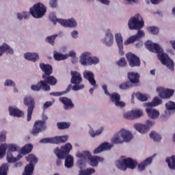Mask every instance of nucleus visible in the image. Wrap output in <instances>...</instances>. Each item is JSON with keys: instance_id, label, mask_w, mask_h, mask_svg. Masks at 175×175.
I'll use <instances>...</instances> for the list:
<instances>
[{"instance_id": "obj_1", "label": "nucleus", "mask_w": 175, "mask_h": 175, "mask_svg": "<svg viewBox=\"0 0 175 175\" xmlns=\"http://www.w3.org/2000/svg\"><path fill=\"white\" fill-rule=\"evenodd\" d=\"M145 46L152 53L157 54V57L163 65L167 66V68L171 71L174 70V61L170 59L167 54L163 53V50L157 44L153 43L150 40H148L144 43Z\"/></svg>"}, {"instance_id": "obj_2", "label": "nucleus", "mask_w": 175, "mask_h": 175, "mask_svg": "<svg viewBox=\"0 0 175 175\" xmlns=\"http://www.w3.org/2000/svg\"><path fill=\"white\" fill-rule=\"evenodd\" d=\"M144 23H129L128 27L131 30H138L135 36H131L125 42L124 44L128 45L139 41L145 37V32L143 30H139L144 27Z\"/></svg>"}, {"instance_id": "obj_3", "label": "nucleus", "mask_w": 175, "mask_h": 175, "mask_svg": "<svg viewBox=\"0 0 175 175\" xmlns=\"http://www.w3.org/2000/svg\"><path fill=\"white\" fill-rule=\"evenodd\" d=\"M72 146L70 144H66L64 146H62L60 148L57 147L54 149V154H56L57 159L56 161L57 166H60L62 164V159H65L66 156L70 152Z\"/></svg>"}, {"instance_id": "obj_4", "label": "nucleus", "mask_w": 175, "mask_h": 175, "mask_svg": "<svg viewBox=\"0 0 175 175\" xmlns=\"http://www.w3.org/2000/svg\"><path fill=\"white\" fill-rule=\"evenodd\" d=\"M133 136L130 131L125 129H122L114 135L112 142L115 144H120L124 142H130Z\"/></svg>"}, {"instance_id": "obj_5", "label": "nucleus", "mask_w": 175, "mask_h": 175, "mask_svg": "<svg viewBox=\"0 0 175 175\" xmlns=\"http://www.w3.org/2000/svg\"><path fill=\"white\" fill-rule=\"evenodd\" d=\"M46 12H47V8L42 3L34 4L29 9V14H31L33 18H42V17H44Z\"/></svg>"}, {"instance_id": "obj_6", "label": "nucleus", "mask_w": 175, "mask_h": 175, "mask_svg": "<svg viewBox=\"0 0 175 175\" xmlns=\"http://www.w3.org/2000/svg\"><path fill=\"white\" fill-rule=\"evenodd\" d=\"M102 88L105 94L109 96L110 101L114 103L116 107L124 108L125 107L126 104L120 100V96L118 93L114 92L111 94L107 90V85H103Z\"/></svg>"}, {"instance_id": "obj_7", "label": "nucleus", "mask_w": 175, "mask_h": 175, "mask_svg": "<svg viewBox=\"0 0 175 175\" xmlns=\"http://www.w3.org/2000/svg\"><path fill=\"white\" fill-rule=\"evenodd\" d=\"M70 75H71L70 83L75 84L72 86V90L74 91H79L80 90L83 89L85 88V85H79L83 82L81 75L79 74L77 71H71Z\"/></svg>"}, {"instance_id": "obj_8", "label": "nucleus", "mask_w": 175, "mask_h": 175, "mask_svg": "<svg viewBox=\"0 0 175 175\" xmlns=\"http://www.w3.org/2000/svg\"><path fill=\"white\" fill-rule=\"evenodd\" d=\"M79 62L82 66H88L99 64L100 60L96 57H91L90 53L85 52L81 55Z\"/></svg>"}, {"instance_id": "obj_9", "label": "nucleus", "mask_w": 175, "mask_h": 175, "mask_svg": "<svg viewBox=\"0 0 175 175\" xmlns=\"http://www.w3.org/2000/svg\"><path fill=\"white\" fill-rule=\"evenodd\" d=\"M25 159L30 163L27 165H25L23 175H32L34 170L33 164L38 163V159L33 154H29L28 157H25Z\"/></svg>"}, {"instance_id": "obj_10", "label": "nucleus", "mask_w": 175, "mask_h": 175, "mask_svg": "<svg viewBox=\"0 0 175 175\" xmlns=\"http://www.w3.org/2000/svg\"><path fill=\"white\" fill-rule=\"evenodd\" d=\"M23 103L25 107H27V121L31 120L32 114L35 105H36L33 98L31 96H25L23 100Z\"/></svg>"}, {"instance_id": "obj_11", "label": "nucleus", "mask_w": 175, "mask_h": 175, "mask_svg": "<svg viewBox=\"0 0 175 175\" xmlns=\"http://www.w3.org/2000/svg\"><path fill=\"white\" fill-rule=\"evenodd\" d=\"M68 135H60L53 137H46L40 141V144H61L68 141Z\"/></svg>"}, {"instance_id": "obj_12", "label": "nucleus", "mask_w": 175, "mask_h": 175, "mask_svg": "<svg viewBox=\"0 0 175 175\" xmlns=\"http://www.w3.org/2000/svg\"><path fill=\"white\" fill-rule=\"evenodd\" d=\"M47 129L46 126V122L42 120H36L34 122L33 129H31V133L33 136H37L38 133L44 131Z\"/></svg>"}, {"instance_id": "obj_13", "label": "nucleus", "mask_w": 175, "mask_h": 175, "mask_svg": "<svg viewBox=\"0 0 175 175\" xmlns=\"http://www.w3.org/2000/svg\"><path fill=\"white\" fill-rule=\"evenodd\" d=\"M8 150V152H17L19 150V147L17 146L16 144H2L0 146V159H3L6 150Z\"/></svg>"}, {"instance_id": "obj_14", "label": "nucleus", "mask_w": 175, "mask_h": 175, "mask_svg": "<svg viewBox=\"0 0 175 175\" xmlns=\"http://www.w3.org/2000/svg\"><path fill=\"white\" fill-rule=\"evenodd\" d=\"M126 57L131 68L139 67L141 65V61L138 56L136 55L129 53L126 54Z\"/></svg>"}, {"instance_id": "obj_15", "label": "nucleus", "mask_w": 175, "mask_h": 175, "mask_svg": "<svg viewBox=\"0 0 175 175\" xmlns=\"http://www.w3.org/2000/svg\"><path fill=\"white\" fill-rule=\"evenodd\" d=\"M154 125V122L152 120H147L146 125L142 124H134L135 129L139 133H146L150 131V128Z\"/></svg>"}, {"instance_id": "obj_16", "label": "nucleus", "mask_w": 175, "mask_h": 175, "mask_svg": "<svg viewBox=\"0 0 175 175\" xmlns=\"http://www.w3.org/2000/svg\"><path fill=\"white\" fill-rule=\"evenodd\" d=\"M157 92L159 93V96L162 99H170L174 94V90L170 89H163L157 88Z\"/></svg>"}, {"instance_id": "obj_17", "label": "nucleus", "mask_w": 175, "mask_h": 175, "mask_svg": "<svg viewBox=\"0 0 175 175\" xmlns=\"http://www.w3.org/2000/svg\"><path fill=\"white\" fill-rule=\"evenodd\" d=\"M143 116V111L141 109H134L129 111L123 116L124 118L128 120H134L135 118H139Z\"/></svg>"}, {"instance_id": "obj_18", "label": "nucleus", "mask_w": 175, "mask_h": 175, "mask_svg": "<svg viewBox=\"0 0 175 175\" xmlns=\"http://www.w3.org/2000/svg\"><path fill=\"white\" fill-rule=\"evenodd\" d=\"M31 90L35 92H39L40 90L49 91L51 90V87L44 81H40L36 85H31Z\"/></svg>"}, {"instance_id": "obj_19", "label": "nucleus", "mask_w": 175, "mask_h": 175, "mask_svg": "<svg viewBox=\"0 0 175 175\" xmlns=\"http://www.w3.org/2000/svg\"><path fill=\"white\" fill-rule=\"evenodd\" d=\"M49 21L52 23H76L75 18H70V19L57 18L55 12H51L49 16Z\"/></svg>"}, {"instance_id": "obj_20", "label": "nucleus", "mask_w": 175, "mask_h": 175, "mask_svg": "<svg viewBox=\"0 0 175 175\" xmlns=\"http://www.w3.org/2000/svg\"><path fill=\"white\" fill-rule=\"evenodd\" d=\"M40 68L41 69L42 72H44V74H42V77L45 76H49L53 72V66L49 64H44V63H40Z\"/></svg>"}, {"instance_id": "obj_21", "label": "nucleus", "mask_w": 175, "mask_h": 175, "mask_svg": "<svg viewBox=\"0 0 175 175\" xmlns=\"http://www.w3.org/2000/svg\"><path fill=\"white\" fill-rule=\"evenodd\" d=\"M84 79H87L88 82L94 87L97 88L96 82L94 79V74L93 72L85 70L83 72Z\"/></svg>"}, {"instance_id": "obj_22", "label": "nucleus", "mask_w": 175, "mask_h": 175, "mask_svg": "<svg viewBox=\"0 0 175 175\" xmlns=\"http://www.w3.org/2000/svg\"><path fill=\"white\" fill-rule=\"evenodd\" d=\"M127 78L131 84H139L140 75L139 73L134 72H129L127 74Z\"/></svg>"}, {"instance_id": "obj_23", "label": "nucleus", "mask_w": 175, "mask_h": 175, "mask_svg": "<svg viewBox=\"0 0 175 175\" xmlns=\"http://www.w3.org/2000/svg\"><path fill=\"white\" fill-rule=\"evenodd\" d=\"M59 100L64 104V108L65 110L73 109L75 107L72 100L67 97H60Z\"/></svg>"}, {"instance_id": "obj_24", "label": "nucleus", "mask_w": 175, "mask_h": 175, "mask_svg": "<svg viewBox=\"0 0 175 175\" xmlns=\"http://www.w3.org/2000/svg\"><path fill=\"white\" fill-rule=\"evenodd\" d=\"M8 111L10 112V115L13 117L23 118L25 116V112H23V111H21L20 109L12 106L8 108Z\"/></svg>"}, {"instance_id": "obj_25", "label": "nucleus", "mask_w": 175, "mask_h": 175, "mask_svg": "<svg viewBox=\"0 0 175 175\" xmlns=\"http://www.w3.org/2000/svg\"><path fill=\"white\" fill-rule=\"evenodd\" d=\"M103 42L105 43L107 46H111L113 43V36L111 30H107V33H105V39L103 40Z\"/></svg>"}, {"instance_id": "obj_26", "label": "nucleus", "mask_w": 175, "mask_h": 175, "mask_svg": "<svg viewBox=\"0 0 175 175\" xmlns=\"http://www.w3.org/2000/svg\"><path fill=\"white\" fill-rule=\"evenodd\" d=\"M103 158L99 156H92L88 159L90 165L93 167H97L99 162H103Z\"/></svg>"}, {"instance_id": "obj_27", "label": "nucleus", "mask_w": 175, "mask_h": 175, "mask_svg": "<svg viewBox=\"0 0 175 175\" xmlns=\"http://www.w3.org/2000/svg\"><path fill=\"white\" fill-rule=\"evenodd\" d=\"M113 146L107 142H104L94 150V154H99L103 151L110 150Z\"/></svg>"}, {"instance_id": "obj_28", "label": "nucleus", "mask_w": 175, "mask_h": 175, "mask_svg": "<svg viewBox=\"0 0 175 175\" xmlns=\"http://www.w3.org/2000/svg\"><path fill=\"white\" fill-rule=\"evenodd\" d=\"M153 157H150L147 158L145 161H142L141 163L138 164V170L139 171L145 170V169L151 165L152 163Z\"/></svg>"}, {"instance_id": "obj_29", "label": "nucleus", "mask_w": 175, "mask_h": 175, "mask_svg": "<svg viewBox=\"0 0 175 175\" xmlns=\"http://www.w3.org/2000/svg\"><path fill=\"white\" fill-rule=\"evenodd\" d=\"M42 79H44V82L46 83V84L47 85H55L57 83V81L56 79V78L54 76H51V75H46V76H44L42 77Z\"/></svg>"}, {"instance_id": "obj_30", "label": "nucleus", "mask_w": 175, "mask_h": 175, "mask_svg": "<svg viewBox=\"0 0 175 175\" xmlns=\"http://www.w3.org/2000/svg\"><path fill=\"white\" fill-rule=\"evenodd\" d=\"M24 57L29 61L36 62L39 59V55L36 53H27Z\"/></svg>"}, {"instance_id": "obj_31", "label": "nucleus", "mask_w": 175, "mask_h": 175, "mask_svg": "<svg viewBox=\"0 0 175 175\" xmlns=\"http://www.w3.org/2000/svg\"><path fill=\"white\" fill-rule=\"evenodd\" d=\"M146 112L149 118L154 120L159 117V111L152 108H147Z\"/></svg>"}, {"instance_id": "obj_32", "label": "nucleus", "mask_w": 175, "mask_h": 175, "mask_svg": "<svg viewBox=\"0 0 175 175\" xmlns=\"http://www.w3.org/2000/svg\"><path fill=\"white\" fill-rule=\"evenodd\" d=\"M7 54H14V50L10 48V46L6 44H3L0 46V56H2L4 53Z\"/></svg>"}, {"instance_id": "obj_33", "label": "nucleus", "mask_w": 175, "mask_h": 175, "mask_svg": "<svg viewBox=\"0 0 175 175\" xmlns=\"http://www.w3.org/2000/svg\"><path fill=\"white\" fill-rule=\"evenodd\" d=\"M65 162L64 165L66 168H71L74 165V158L68 154L67 156L65 157Z\"/></svg>"}, {"instance_id": "obj_34", "label": "nucleus", "mask_w": 175, "mask_h": 175, "mask_svg": "<svg viewBox=\"0 0 175 175\" xmlns=\"http://www.w3.org/2000/svg\"><path fill=\"white\" fill-rule=\"evenodd\" d=\"M29 17H31V15H29V13L27 11L16 13V18L19 21H21L23 19L29 20Z\"/></svg>"}, {"instance_id": "obj_35", "label": "nucleus", "mask_w": 175, "mask_h": 175, "mask_svg": "<svg viewBox=\"0 0 175 175\" xmlns=\"http://www.w3.org/2000/svg\"><path fill=\"white\" fill-rule=\"evenodd\" d=\"M129 23H144V19H143V16L140 14H136L130 18Z\"/></svg>"}, {"instance_id": "obj_36", "label": "nucleus", "mask_w": 175, "mask_h": 175, "mask_svg": "<svg viewBox=\"0 0 175 175\" xmlns=\"http://www.w3.org/2000/svg\"><path fill=\"white\" fill-rule=\"evenodd\" d=\"M124 160L126 163V167L129 169H135L137 166V162L134 161L133 159L128 158Z\"/></svg>"}, {"instance_id": "obj_37", "label": "nucleus", "mask_w": 175, "mask_h": 175, "mask_svg": "<svg viewBox=\"0 0 175 175\" xmlns=\"http://www.w3.org/2000/svg\"><path fill=\"white\" fill-rule=\"evenodd\" d=\"M33 145L31 144H26L21 148V154L26 155L31 152Z\"/></svg>"}, {"instance_id": "obj_38", "label": "nucleus", "mask_w": 175, "mask_h": 175, "mask_svg": "<svg viewBox=\"0 0 175 175\" xmlns=\"http://www.w3.org/2000/svg\"><path fill=\"white\" fill-rule=\"evenodd\" d=\"M92 157L89 151H83L82 152L77 153V157L81 159H88Z\"/></svg>"}, {"instance_id": "obj_39", "label": "nucleus", "mask_w": 175, "mask_h": 175, "mask_svg": "<svg viewBox=\"0 0 175 175\" xmlns=\"http://www.w3.org/2000/svg\"><path fill=\"white\" fill-rule=\"evenodd\" d=\"M53 58L56 61H62V60L66 59L67 58H68V55H62L61 53H57V51H54Z\"/></svg>"}, {"instance_id": "obj_40", "label": "nucleus", "mask_w": 175, "mask_h": 175, "mask_svg": "<svg viewBox=\"0 0 175 175\" xmlns=\"http://www.w3.org/2000/svg\"><path fill=\"white\" fill-rule=\"evenodd\" d=\"M166 163L170 169L175 170V156H172L171 158L167 157Z\"/></svg>"}, {"instance_id": "obj_41", "label": "nucleus", "mask_w": 175, "mask_h": 175, "mask_svg": "<svg viewBox=\"0 0 175 175\" xmlns=\"http://www.w3.org/2000/svg\"><path fill=\"white\" fill-rule=\"evenodd\" d=\"M95 172H96L95 169L90 167L84 170H80L79 175H91V174H94Z\"/></svg>"}, {"instance_id": "obj_42", "label": "nucleus", "mask_w": 175, "mask_h": 175, "mask_svg": "<svg viewBox=\"0 0 175 175\" xmlns=\"http://www.w3.org/2000/svg\"><path fill=\"white\" fill-rule=\"evenodd\" d=\"M57 126L59 130L68 129L70 127V124L66 122H60L57 123Z\"/></svg>"}, {"instance_id": "obj_43", "label": "nucleus", "mask_w": 175, "mask_h": 175, "mask_svg": "<svg viewBox=\"0 0 175 175\" xmlns=\"http://www.w3.org/2000/svg\"><path fill=\"white\" fill-rule=\"evenodd\" d=\"M116 165L119 169H120L123 171H125L127 169L124 159H123L122 161H116Z\"/></svg>"}, {"instance_id": "obj_44", "label": "nucleus", "mask_w": 175, "mask_h": 175, "mask_svg": "<svg viewBox=\"0 0 175 175\" xmlns=\"http://www.w3.org/2000/svg\"><path fill=\"white\" fill-rule=\"evenodd\" d=\"M22 156L18 154L17 156V158L14 157V156H7V161L8 163H14L17 161L20 160L21 159Z\"/></svg>"}, {"instance_id": "obj_45", "label": "nucleus", "mask_w": 175, "mask_h": 175, "mask_svg": "<svg viewBox=\"0 0 175 175\" xmlns=\"http://www.w3.org/2000/svg\"><path fill=\"white\" fill-rule=\"evenodd\" d=\"M160 104H162V100H161L158 97H155L153 100V102L148 103V107H154Z\"/></svg>"}, {"instance_id": "obj_46", "label": "nucleus", "mask_w": 175, "mask_h": 175, "mask_svg": "<svg viewBox=\"0 0 175 175\" xmlns=\"http://www.w3.org/2000/svg\"><path fill=\"white\" fill-rule=\"evenodd\" d=\"M132 88V85L131 84V82L127 81L125 82H123L119 85V88L122 90H129Z\"/></svg>"}, {"instance_id": "obj_47", "label": "nucleus", "mask_w": 175, "mask_h": 175, "mask_svg": "<svg viewBox=\"0 0 175 175\" xmlns=\"http://www.w3.org/2000/svg\"><path fill=\"white\" fill-rule=\"evenodd\" d=\"M115 38L118 46L122 47V46H123V38L122 34L116 33Z\"/></svg>"}, {"instance_id": "obj_48", "label": "nucleus", "mask_w": 175, "mask_h": 175, "mask_svg": "<svg viewBox=\"0 0 175 175\" xmlns=\"http://www.w3.org/2000/svg\"><path fill=\"white\" fill-rule=\"evenodd\" d=\"M57 37V34H54L53 36H47L46 38V41L51 44L52 46L55 45V41L56 38Z\"/></svg>"}, {"instance_id": "obj_49", "label": "nucleus", "mask_w": 175, "mask_h": 175, "mask_svg": "<svg viewBox=\"0 0 175 175\" xmlns=\"http://www.w3.org/2000/svg\"><path fill=\"white\" fill-rule=\"evenodd\" d=\"M150 139H153L154 142H160L162 139L161 135H158L155 131H151L150 134Z\"/></svg>"}, {"instance_id": "obj_50", "label": "nucleus", "mask_w": 175, "mask_h": 175, "mask_svg": "<svg viewBox=\"0 0 175 175\" xmlns=\"http://www.w3.org/2000/svg\"><path fill=\"white\" fill-rule=\"evenodd\" d=\"M147 31L149 33H152L153 35H157L159 33V29L157 27H148Z\"/></svg>"}, {"instance_id": "obj_51", "label": "nucleus", "mask_w": 175, "mask_h": 175, "mask_svg": "<svg viewBox=\"0 0 175 175\" xmlns=\"http://www.w3.org/2000/svg\"><path fill=\"white\" fill-rule=\"evenodd\" d=\"M60 25L65 28H74L77 25V23H60Z\"/></svg>"}, {"instance_id": "obj_52", "label": "nucleus", "mask_w": 175, "mask_h": 175, "mask_svg": "<svg viewBox=\"0 0 175 175\" xmlns=\"http://www.w3.org/2000/svg\"><path fill=\"white\" fill-rule=\"evenodd\" d=\"M165 108L168 111L175 110V103L172 100L168 101L165 104Z\"/></svg>"}, {"instance_id": "obj_53", "label": "nucleus", "mask_w": 175, "mask_h": 175, "mask_svg": "<svg viewBox=\"0 0 175 175\" xmlns=\"http://www.w3.org/2000/svg\"><path fill=\"white\" fill-rule=\"evenodd\" d=\"M8 165H2L0 167V175H8Z\"/></svg>"}, {"instance_id": "obj_54", "label": "nucleus", "mask_w": 175, "mask_h": 175, "mask_svg": "<svg viewBox=\"0 0 175 175\" xmlns=\"http://www.w3.org/2000/svg\"><path fill=\"white\" fill-rule=\"evenodd\" d=\"M136 98H137V99H138L139 100H140L142 102H145V101L148 100L147 96L145 94H142L141 93H137Z\"/></svg>"}, {"instance_id": "obj_55", "label": "nucleus", "mask_w": 175, "mask_h": 175, "mask_svg": "<svg viewBox=\"0 0 175 175\" xmlns=\"http://www.w3.org/2000/svg\"><path fill=\"white\" fill-rule=\"evenodd\" d=\"M103 129H100L98 131H95L93 129H91L90 131V135H91L92 137H95L97 135H99L100 133H102Z\"/></svg>"}, {"instance_id": "obj_56", "label": "nucleus", "mask_w": 175, "mask_h": 175, "mask_svg": "<svg viewBox=\"0 0 175 175\" xmlns=\"http://www.w3.org/2000/svg\"><path fill=\"white\" fill-rule=\"evenodd\" d=\"M116 64H118L119 67H125L126 65V62L124 57H122Z\"/></svg>"}, {"instance_id": "obj_57", "label": "nucleus", "mask_w": 175, "mask_h": 175, "mask_svg": "<svg viewBox=\"0 0 175 175\" xmlns=\"http://www.w3.org/2000/svg\"><path fill=\"white\" fill-rule=\"evenodd\" d=\"M6 139V131H2L0 133V142H5Z\"/></svg>"}, {"instance_id": "obj_58", "label": "nucleus", "mask_w": 175, "mask_h": 175, "mask_svg": "<svg viewBox=\"0 0 175 175\" xmlns=\"http://www.w3.org/2000/svg\"><path fill=\"white\" fill-rule=\"evenodd\" d=\"M126 5H132V3H139V0H123Z\"/></svg>"}, {"instance_id": "obj_59", "label": "nucleus", "mask_w": 175, "mask_h": 175, "mask_svg": "<svg viewBox=\"0 0 175 175\" xmlns=\"http://www.w3.org/2000/svg\"><path fill=\"white\" fill-rule=\"evenodd\" d=\"M52 105H53V102H51V101H46V102L44 104L42 108L45 110V109H49V108L51 106H52Z\"/></svg>"}, {"instance_id": "obj_60", "label": "nucleus", "mask_w": 175, "mask_h": 175, "mask_svg": "<svg viewBox=\"0 0 175 175\" xmlns=\"http://www.w3.org/2000/svg\"><path fill=\"white\" fill-rule=\"evenodd\" d=\"M5 86H12L14 87L15 86V83L13 81L11 80H7L5 82Z\"/></svg>"}, {"instance_id": "obj_61", "label": "nucleus", "mask_w": 175, "mask_h": 175, "mask_svg": "<svg viewBox=\"0 0 175 175\" xmlns=\"http://www.w3.org/2000/svg\"><path fill=\"white\" fill-rule=\"evenodd\" d=\"M58 0H50L49 5L51 8H57V1Z\"/></svg>"}, {"instance_id": "obj_62", "label": "nucleus", "mask_w": 175, "mask_h": 175, "mask_svg": "<svg viewBox=\"0 0 175 175\" xmlns=\"http://www.w3.org/2000/svg\"><path fill=\"white\" fill-rule=\"evenodd\" d=\"M66 94L65 92H52V93H51V94L54 96H62L63 94Z\"/></svg>"}, {"instance_id": "obj_63", "label": "nucleus", "mask_w": 175, "mask_h": 175, "mask_svg": "<svg viewBox=\"0 0 175 175\" xmlns=\"http://www.w3.org/2000/svg\"><path fill=\"white\" fill-rule=\"evenodd\" d=\"M71 36H72L73 38H78V32L77 31H74L71 32Z\"/></svg>"}, {"instance_id": "obj_64", "label": "nucleus", "mask_w": 175, "mask_h": 175, "mask_svg": "<svg viewBox=\"0 0 175 175\" xmlns=\"http://www.w3.org/2000/svg\"><path fill=\"white\" fill-rule=\"evenodd\" d=\"M119 47V53L121 55H124V52L123 51V45H122V46H118Z\"/></svg>"}]
</instances>
